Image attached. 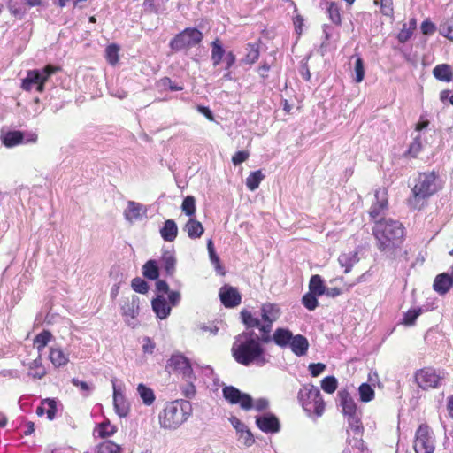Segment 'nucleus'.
Instances as JSON below:
<instances>
[{
	"label": "nucleus",
	"instance_id": "nucleus-1",
	"mask_svg": "<svg viewBox=\"0 0 453 453\" xmlns=\"http://www.w3.org/2000/svg\"><path fill=\"white\" fill-rule=\"evenodd\" d=\"M372 235L377 249L390 259H395L404 242V226L398 220L380 219L375 221Z\"/></svg>",
	"mask_w": 453,
	"mask_h": 453
},
{
	"label": "nucleus",
	"instance_id": "nucleus-2",
	"mask_svg": "<svg viewBox=\"0 0 453 453\" xmlns=\"http://www.w3.org/2000/svg\"><path fill=\"white\" fill-rule=\"evenodd\" d=\"M262 343L253 332H242L235 337L233 342L232 356L238 364L244 366L253 364L264 365L266 363V358Z\"/></svg>",
	"mask_w": 453,
	"mask_h": 453
},
{
	"label": "nucleus",
	"instance_id": "nucleus-3",
	"mask_svg": "<svg viewBox=\"0 0 453 453\" xmlns=\"http://www.w3.org/2000/svg\"><path fill=\"white\" fill-rule=\"evenodd\" d=\"M437 175L434 172L419 173L408 198V205L414 210H421L426 201L437 191L435 183Z\"/></svg>",
	"mask_w": 453,
	"mask_h": 453
},
{
	"label": "nucleus",
	"instance_id": "nucleus-4",
	"mask_svg": "<svg viewBox=\"0 0 453 453\" xmlns=\"http://www.w3.org/2000/svg\"><path fill=\"white\" fill-rule=\"evenodd\" d=\"M190 404L187 401L176 400L167 403L159 414V423L165 429H176L184 423L189 415Z\"/></svg>",
	"mask_w": 453,
	"mask_h": 453
},
{
	"label": "nucleus",
	"instance_id": "nucleus-5",
	"mask_svg": "<svg viewBox=\"0 0 453 453\" xmlns=\"http://www.w3.org/2000/svg\"><path fill=\"white\" fill-rule=\"evenodd\" d=\"M298 400L308 415L320 417L324 413L326 403L317 387L303 385L298 392Z\"/></svg>",
	"mask_w": 453,
	"mask_h": 453
},
{
	"label": "nucleus",
	"instance_id": "nucleus-6",
	"mask_svg": "<svg viewBox=\"0 0 453 453\" xmlns=\"http://www.w3.org/2000/svg\"><path fill=\"white\" fill-rule=\"evenodd\" d=\"M242 322L247 328L257 329L259 331L258 339L263 343H269L272 341L271 331L273 322L275 317L270 318L268 313H241Z\"/></svg>",
	"mask_w": 453,
	"mask_h": 453
},
{
	"label": "nucleus",
	"instance_id": "nucleus-7",
	"mask_svg": "<svg viewBox=\"0 0 453 453\" xmlns=\"http://www.w3.org/2000/svg\"><path fill=\"white\" fill-rule=\"evenodd\" d=\"M203 40V34L196 27H186L176 34L169 42V47L173 52L188 51L198 46Z\"/></svg>",
	"mask_w": 453,
	"mask_h": 453
},
{
	"label": "nucleus",
	"instance_id": "nucleus-8",
	"mask_svg": "<svg viewBox=\"0 0 453 453\" xmlns=\"http://www.w3.org/2000/svg\"><path fill=\"white\" fill-rule=\"evenodd\" d=\"M211 59L214 67L219 66L221 63L225 64L226 73L223 75L224 81H232V73L230 69L236 62V56L234 51L230 50L226 52L222 42L219 38H216L211 42Z\"/></svg>",
	"mask_w": 453,
	"mask_h": 453
},
{
	"label": "nucleus",
	"instance_id": "nucleus-9",
	"mask_svg": "<svg viewBox=\"0 0 453 453\" xmlns=\"http://www.w3.org/2000/svg\"><path fill=\"white\" fill-rule=\"evenodd\" d=\"M445 380V372L434 366H425L414 373V380L422 390L440 388Z\"/></svg>",
	"mask_w": 453,
	"mask_h": 453
},
{
	"label": "nucleus",
	"instance_id": "nucleus-10",
	"mask_svg": "<svg viewBox=\"0 0 453 453\" xmlns=\"http://www.w3.org/2000/svg\"><path fill=\"white\" fill-rule=\"evenodd\" d=\"M413 449L415 453H434L435 437L433 429L426 423L420 424L415 432Z\"/></svg>",
	"mask_w": 453,
	"mask_h": 453
},
{
	"label": "nucleus",
	"instance_id": "nucleus-11",
	"mask_svg": "<svg viewBox=\"0 0 453 453\" xmlns=\"http://www.w3.org/2000/svg\"><path fill=\"white\" fill-rule=\"evenodd\" d=\"M308 288L309 291L303 295L302 303L307 310L312 311L318 306L317 297L325 294L326 286L320 275L314 274L310 278Z\"/></svg>",
	"mask_w": 453,
	"mask_h": 453
},
{
	"label": "nucleus",
	"instance_id": "nucleus-12",
	"mask_svg": "<svg viewBox=\"0 0 453 453\" xmlns=\"http://www.w3.org/2000/svg\"><path fill=\"white\" fill-rule=\"evenodd\" d=\"M166 369L169 372L181 375L184 380L194 379V372L190 362L181 354L173 355L167 361Z\"/></svg>",
	"mask_w": 453,
	"mask_h": 453
},
{
	"label": "nucleus",
	"instance_id": "nucleus-13",
	"mask_svg": "<svg viewBox=\"0 0 453 453\" xmlns=\"http://www.w3.org/2000/svg\"><path fill=\"white\" fill-rule=\"evenodd\" d=\"M224 398L230 404H239V406L244 411H250L253 406L252 397L246 393L241 392L238 388L234 386H226L222 389Z\"/></svg>",
	"mask_w": 453,
	"mask_h": 453
},
{
	"label": "nucleus",
	"instance_id": "nucleus-14",
	"mask_svg": "<svg viewBox=\"0 0 453 453\" xmlns=\"http://www.w3.org/2000/svg\"><path fill=\"white\" fill-rule=\"evenodd\" d=\"M224 398L230 404H239V406L244 411H250L253 406L252 397L246 393L241 392L238 388L234 386H226L222 389Z\"/></svg>",
	"mask_w": 453,
	"mask_h": 453
},
{
	"label": "nucleus",
	"instance_id": "nucleus-15",
	"mask_svg": "<svg viewBox=\"0 0 453 453\" xmlns=\"http://www.w3.org/2000/svg\"><path fill=\"white\" fill-rule=\"evenodd\" d=\"M374 196L376 202L371 206L369 216L375 222L381 212L388 208V189L386 188H380L375 191Z\"/></svg>",
	"mask_w": 453,
	"mask_h": 453
},
{
	"label": "nucleus",
	"instance_id": "nucleus-16",
	"mask_svg": "<svg viewBox=\"0 0 453 453\" xmlns=\"http://www.w3.org/2000/svg\"><path fill=\"white\" fill-rule=\"evenodd\" d=\"M256 425L262 432L266 434L277 433L280 428V421L273 414L257 417Z\"/></svg>",
	"mask_w": 453,
	"mask_h": 453
},
{
	"label": "nucleus",
	"instance_id": "nucleus-17",
	"mask_svg": "<svg viewBox=\"0 0 453 453\" xmlns=\"http://www.w3.org/2000/svg\"><path fill=\"white\" fill-rule=\"evenodd\" d=\"M219 297L226 308H234L240 304L242 297L238 290L233 287H224L220 289Z\"/></svg>",
	"mask_w": 453,
	"mask_h": 453
},
{
	"label": "nucleus",
	"instance_id": "nucleus-18",
	"mask_svg": "<svg viewBox=\"0 0 453 453\" xmlns=\"http://www.w3.org/2000/svg\"><path fill=\"white\" fill-rule=\"evenodd\" d=\"M260 45L261 40L258 39L255 42H249L246 44L245 50L246 54L241 59V62L244 65H252L255 64L260 56Z\"/></svg>",
	"mask_w": 453,
	"mask_h": 453
},
{
	"label": "nucleus",
	"instance_id": "nucleus-19",
	"mask_svg": "<svg viewBox=\"0 0 453 453\" xmlns=\"http://www.w3.org/2000/svg\"><path fill=\"white\" fill-rule=\"evenodd\" d=\"M453 286V269L451 274L443 273L438 274L434 281V289L441 294H446Z\"/></svg>",
	"mask_w": 453,
	"mask_h": 453
},
{
	"label": "nucleus",
	"instance_id": "nucleus-20",
	"mask_svg": "<svg viewBox=\"0 0 453 453\" xmlns=\"http://www.w3.org/2000/svg\"><path fill=\"white\" fill-rule=\"evenodd\" d=\"M291 351L297 357L304 356L309 349V342L307 338L302 334L293 335L288 345Z\"/></svg>",
	"mask_w": 453,
	"mask_h": 453
},
{
	"label": "nucleus",
	"instance_id": "nucleus-21",
	"mask_svg": "<svg viewBox=\"0 0 453 453\" xmlns=\"http://www.w3.org/2000/svg\"><path fill=\"white\" fill-rule=\"evenodd\" d=\"M271 337L272 341H273L277 346L285 349L288 347L293 338V334L288 329L279 327L274 331Z\"/></svg>",
	"mask_w": 453,
	"mask_h": 453
},
{
	"label": "nucleus",
	"instance_id": "nucleus-22",
	"mask_svg": "<svg viewBox=\"0 0 453 453\" xmlns=\"http://www.w3.org/2000/svg\"><path fill=\"white\" fill-rule=\"evenodd\" d=\"M160 235L165 242H173L178 235V226L173 219H166L160 229Z\"/></svg>",
	"mask_w": 453,
	"mask_h": 453
},
{
	"label": "nucleus",
	"instance_id": "nucleus-23",
	"mask_svg": "<svg viewBox=\"0 0 453 453\" xmlns=\"http://www.w3.org/2000/svg\"><path fill=\"white\" fill-rule=\"evenodd\" d=\"M57 410L56 401L48 398L43 400L41 405L36 408V414L42 417L46 413L48 419L52 420L56 417Z\"/></svg>",
	"mask_w": 453,
	"mask_h": 453
},
{
	"label": "nucleus",
	"instance_id": "nucleus-24",
	"mask_svg": "<svg viewBox=\"0 0 453 453\" xmlns=\"http://www.w3.org/2000/svg\"><path fill=\"white\" fill-rule=\"evenodd\" d=\"M433 75L438 81L450 82L453 80V68L449 64L437 65L433 69Z\"/></svg>",
	"mask_w": 453,
	"mask_h": 453
},
{
	"label": "nucleus",
	"instance_id": "nucleus-25",
	"mask_svg": "<svg viewBox=\"0 0 453 453\" xmlns=\"http://www.w3.org/2000/svg\"><path fill=\"white\" fill-rule=\"evenodd\" d=\"M184 230L191 239L200 238L204 232V228L202 223L193 218H190L187 221L184 226Z\"/></svg>",
	"mask_w": 453,
	"mask_h": 453
},
{
	"label": "nucleus",
	"instance_id": "nucleus-26",
	"mask_svg": "<svg viewBox=\"0 0 453 453\" xmlns=\"http://www.w3.org/2000/svg\"><path fill=\"white\" fill-rule=\"evenodd\" d=\"M114 408L118 415L121 418L127 417L129 413L130 407L122 394L114 391L113 394Z\"/></svg>",
	"mask_w": 453,
	"mask_h": 453
},
{
	"label": "nucleus",
	"instance_id": "nucleus-27",
	"mask_svg": "<svg viewBox=\"0 0 453 453\" xmlns=\"http://www.w3.org/2000/svg\"><path fill=\"white\" fill-rule=\"evenodd\" d=\"M24 134L21 131H9L2 135V142L7 148L17 146L23 142Z\"/></svg>",
	"mask_w": 453,
	"mask_h": 453
},
{
	"label": "nucleus",
	"instance_id": "nucleus-28",
	"mask_svg": "<svg viewBox=\"0 0 453 453\" xmlns=\"http://www.w3.org/2000/svg\"><path fill=\"white\" fill-rule=\"evenodd\" d=\"M49 358L55 367L64 366L69 362L68 355L60 348H50Z\"/></svg>",
	"mask_w": 453,
	"mask_h": 453
},
{
	"label": "nucleus",
	"instance_id": "nucleus-29",
	"mask_svg": "<svg viewBox=\"0 0 453 453\" xmlns=\"http://www.w3.org/2000/svg\"><path fill=\"white\" fill-rule=\"evenodd\" d=\"M326 12L329 19L335 26H341L342 22L341 7L336 2L326 3Z\"/></svg>",
	"mask_w": 453,
	"mask_h": 453
},
{
	"label": "nucleus",
	"instance_id": "nucleus-30",
	"mask_svg": "<svg viewBox=\"0 0 453 453\" xmlns=\"http://www.w3.org/2000/svg\"><path fill=\"white\" fill-rule=\"evenodd\" d=\"M51 339L52 334L49 330H43L35 337L33 345L37 349L39 357H41L42 351L48 345Z\"/></svg>",
	"mask_w": 453,
	"mask_h": 453
},
{
	"label": "nucleus",
	"instance_id": "nucleus-31",
	"mask_svg": "<svg viewBox=\"0 0 453 453\" xmlns=\"http://www.w3.org/2000/svg\"><path fill=\"white\" fill-rule=\"evenodd\" d=\"M160 263L167 275L173 274L175 271L176 258L171 251L163 252Z\"/></svg>",
	"mask_w": 453,
	"mask_h": 453
},
{
	"label": "nucleus",
	"instance_id": "nucleus-32",
	"mask_svg": "<svg viewBox=\"0 0 453 453\" xmlns=\"http://www.w3.org/2000/svg\"><path fill=\"white\" fill-rule=\"evenodd\" d=\"M143 206L134 201H129L125 211V217L128 221H134L141 218Z\"/></svg>",
	"mask_w": 453,
	"mask_h": 453
},
{
	"label": "nucleus",
	"instance_id": "nucleus-33",
	"mask_svg": "<svg viewBox=\"0 0 453 453\" xmlns=\"http://www.w3.org/2000/svg\"><path fill=\"white\" fill-rule=\"evenodd\" d=\"M137 392L145 405H152L156 400V396L152 388L140 383L137 387Z\"/></svg>",
	"mask_w": 453,
	"mask_h": 453
},
{
	"label": "nucleus",
	"instance_id": "nucleus-34",
	"mask_svg": "<svg viewBox=\"0 0 453 453\" xmlns=\"http://www.w3.org/2000/svg\"><path fill=\"white\" fill-rule=\"evenodd\" d=\"M39 81V70H29L26 78L21 81V88L25 91H31L33 85H36Z\"/></svg>",
	"mask_w": 453,
	"mask_h": 453
},
{
	"label": "nucleus",
	"instance_id": "nucleus-35",
	"mask_svg": "<svg viewBox=\"0 0 453 453\" xmlns=\"http://www.w3.org/2000/svg\"><path fill=\"white\" fill-rule=\"evenodd\" d=\"M264 179L265 175L261 170L251 172L246 179V186L248 189L250 191L256 190Z\"/></svg>",
	"mask_w": 453,
	"mask_h": 453
},
{
	"label": "nucleus",
	"instance_id": "nucleus-36",
	"mask_svg": "<svg viewBox=\"0 0 453 453\" xmlns=\"http://www.w3.org/2000/svg\"><path fill=\"white\" fill-rule=\"evenodd\" d=\"M142 274L149 280H157L159 276L157 264L155 260L147 261L142 266Z\"/></svg>",
	"mask_w": 453,
	"mask_h": 453
},
{
	"label": "nucleus",
	"instance_id": "nucleus-37",
	"mask_svg": "<svg viewBox=\"0 0 453 453\" xmlns=\"http://www.w3.org/2000/svg\"><path fill=\"white\" fill-rule=\"evenodd\" d=\"M120 48L116 43L108 45L105 49V58L111 65H116L119 61V52Z\"/></svg>",
	"mask_w": 453,
	"mask_h": 453
},
{
	"label": "nucleus",
	"instance_id": "nucleus-38",
	"mask_svg": "<svg viewBox=\"0 0 453 453\" xmlns=\"http://www.w3.org/2000/svg\"><path fill=\"white\" fill-rule=\"evenodd\" d=\"M28 375L35 379H42L46 375V369L42 364L41 358L35 359L31 364Z\"/></svg>",
	"mask_w": 453,
	"mask_h": 453
},
{
	"label": "nucleus",
	"instance_id": "nucleus-39",
	"mask_svg": "<svg viewBox=\"0 0 453 453\" xmlns=\"http://www.w3.org/2000/svg\"><path fill=\"white\" fill-rule=\"evenodd\" d=\"M341 402L344 414L353 416L356 413L357 406L348 393H340Z\"/></svg>",
	"mask_w": 453,
	"mask_h": 453
},
{
	"label": "nucleus",
	"instance_id": "nucleus-40",
	"mask_svg": "<svg viewBox=\"0 0 453 453\" xmlns=\"http://www.w3.org/2000/svg\"><path fill=\"white\" fill-rule=\"evenodd\" d=\"M181 211L186 216L189 218H192L195 215L196 206V199L193 196H188L183 199L181 203Z\"/></svg>",
	"mask_w": 453,
	"mask_h": 453
},
{
	"label": "nucleus",
	"instance_id": "nucleus-41",
	"mask_svg": "<svg viewBox=\"0 0 453 453\" xmlns=\"http://www.w3.org/2000/svg\"><path fill=\"white\" fill-rule=\"evenodd\" d=\"M439 33L441 35L453 42V16L440 24Z\"/></svg>",
	"mask_w": 453,
	"mask_h": 453
},
{
	"label": "nucleus",
	"instance_id": "nucleus-42",
	"mask_svg": "<svg viewBox=\"0 0 453 453\" xmlns=\"http://www.w3.org/2000/svg\"><path fill=\"white\" fill-rule=\"evenodd\" d=\"M360 400L368 403L373 400L375 393L373 388L368 383H362L358 388Z\"/></svg>",
	"mask_w": 453,
	"mask_h": 453
},
{
	"label": "nucleus",
	"instance_id": "nucleus-43",
	"mask_svg": "<svg viewBox=\"0 0 453 453\" xmlns=\"http://www.w3.org/2000/svg\"><path fill=\"white\" fill-rule=\"evenodd\" d=\"M121 448L112 441L107 440L97 446L98 453H119Z\"/></svg>",
	"mask_w": 453,
	"mask_h": 453
},
{
	"label": "nucleus",
	"instance_id": "nucleus-44",
	"mask_svg": "<svg viewBox=\"0 0 453 453\" xmlns=\"http://www.w3.org/2000/svg\"><path fill=\"white\" fill-rule=\"evenodd\" d=\"M357 253L353 254H343L340 256L339 262L342 266L345 267L344 273H348L351 271L353 265L357 262Z\"/></svg>",
	"mask_w": 453,
	"mask_h": 453
},
{
	"label": "nucleus",
	"instance_id": "nucleus-45",
	"mask_svg": "<svg viewBox=\"0 0 453 453\" xmlns=\"http://www.w3.org/2000/svg\"><path fill=\"white\" fill-rule=\"evenodd\" d=\"M374 5H380V12L387 17H393L394 15V3L393 0H374Z\"/></svg>",
	"mask_w": 453,
	"mask_h": 453
},
{
	"label": "nucleus",
	"instance_id": "nucleus-46",
	"mask_svg": "<svg viewBox=\"0 0 453 453\" xmlns=\"http://www.w3.org/2000/svg\"><path fill=\"white\" fill-rule=\"evenodd\" d=\"M116 432L115 426L111 425L110 421H104L98 425L97 426V433L98 436L101 438L109 437L112 434H114Z\"/></svg>",
	"mask_w": 453,
	"mask_h": 453
},
{
	"label": "nucleus",
	"instance_id": "nucleus-47",
	"mask_svg": "<svg viewBox=\"0 0 453 453\" xmlns=\"http://www.w3.org/2000/svg\"><path fill=\"white\" fill-rule=\"evenodd\" d=\"M354 57L356 58L355 66H354V71H355V74H356L355 81L357 83H360L365 78L364 61H363V58L359 55H355Z\"/></svg>",
	"mask_w": 453,
	"mask_h": 453
},
{
	"label": "nucleus",
	"instance_id": "nucleus-48",
	"mask_svg": "<svg viewBox=\"0 0 453 453\" xmlns=\"http://www.w3.org/2000/svg\"><path fill=\"white\" fill-rule=\"evenodd\" d=\"M338 382L334 376H327L321 381V388L327 394H333L337 389Z\"/></svg>",
	"mask_w": 453,
	"mask_h": 453
},
{
	"label": "nucleus",
	"instance_id": "nucleus-49",
	"mask_svg": "<svg viewBox=\"0 0 453 453\" xmlns=\"http://www.w3.org/2000/svg\"><path fill=\"white\" fill-rule=\"evenodd\" d=\"M153 311H171V306L163 296H158L152 301Z\"/></svg>",
	"mask_w": 453,
	"mask_h": 453
},
{
	"label": "nucleus",
	"instance_id": "nucleus-50",
	"mask_svg": "<svg viewBox=\"0 0 453 453\" xmlns=\"http://www.w3.org/2000/svg\"><path fill=\"white\" fill-rule=\"evenodd\" d=\"M133 289L141 294H145L149 290L148 283L140 277H136L132 280Z\"/></svg>",
	"mask_w": 453,
	"mask_h": 453
},
{
	"label": "nucleus",
	"instance_id": "nucleus-51",
	"mask_svg": "<svg viewBox=\"0 0 453 453\" xmlns=\"http://www.w3.org/2000/svg\"><path fill=\"white\" fill-rule=\"evenodd\" d=\"M422 150V143L420 137H416L413 142L410 144L409 149L407 150V154L412 157H417L418 153Z\"/></svg>",
	"mask_w": 453,
	"mask_h": 453
},
{
	"label": "nucleus",
	"instance_id": "nucleus-52",
	"mask_svg": "<svg viewBox=\"0 0 453 453\" xmlns=\"http://www.w3.org/2000/svg\"><path fill=\"white\" fill-rule=\"evenodd\" d=\"M187 383L181 387L182 394L187 398H192L196 395V387L192 382V380H185Z\"/></svg>",
	"mask_w": 453,
	"mask_h": 453
},
{
	"label": "nucleus",
	"instance_id": "nucleus-53",
	"mask_svg": "<svg viewBox=\"0 0 453 453\" xmlns=\"http://www.w3.org/2000/svg\"><path fill=\"white\" fill-rule=\"evenodd\" d=\"M420 29L423 35H431L436 31V26L430 19H426L421 23Z\"/></svg>",
	"mask_w": 453,
	"mask_h": 453
},
{
	"label": "nucleus",
	"instance_id": "nucleus-54",
	"mask_svg": "<svg viewBox=\"0 0 453 453\" xmlns=\"http://www.w3.org/2000/svg\"><path fill=\"white\" fill-rule=\"evenodd\" d=\"M250 157V153L246 150H240L234 153L232 157V162L234 165H241L245 162Z\"/></svg>",
	"mask_w": 453,
	"mask_h": 453
},
{
	"label": "nucleus",
	"instance_id": "nucleus-55",
	"mask_svg": "<svg viewBox=\"0 0 453 453\" xmlns=\"http://www.w3.org/2000/svg\"><path fill=\"white\" fill-rule=\"evenodd\" d=\"M304 23V19L303 16L299 13H296L293 18V24L295 27V31L298 36L303 34V26Z\"/></svg>",
	"mask_w": 453,
	"mask_h": 453
},
{
	"label": "nucleus",
	"instance_id": "nucleus-56",
	"mask_svg": "<svg viewBox=\"0 0 453 453\" xmlns=\"http://www.w3.org/2000/svg\"><path fill=\"white\" fill-rule=\"evenodd\" d=\"M71 382L74 387L79 388L86 395H88L91 387L87 382L80 380L77 378H73Z\"/></svg>",
	"mask_w": 453,
	"mask_h": 453
},
{
	"label": "nucleus",
	"instance_id": "nucleus-57",
	"mask_svg": "<svg viewBox=\"0 0 453 453\" xmlns=\"http://www.w3.org/2000/svg\"><path fill=\"white\" fill-rule=\"evenodd\" d=\"M207 249L209 251L211 261L212 262V264L218 265L220 262V259L215 252L214 244H213L212 240H211V239L207 242Z\"/></svg>",
	"mask_w": 453,
	"mask_h": 453
},
{
	"label": "nucleus",
	"instance_id": "nucleus-58",
	"mask_svg": "<svg viewBox=\"0 0 453 453\" xmlns=\"http://www.w3.org/2000/svg\"><path fill=\"white\" fill-rule=\"evenodd\" d=\"M326 369V365L322 363H312L309 365V371L311 372V376L317 377L320 373L324 372Z\"/></svg>",
	"mask_w": 453,
	"mask_h": 453
},
{
	"label": "nucleus",
	"instance_id": "nucleus-59",
	"mask_svg": "<svg viewBox=\"0 0 453 453\" xmlns=\"http://www.w3.org/2000/svg\"><path fill=\"white\" fill-rule=\"evenodd\" d=\"M421 313H404V316L403 318V320L401 322V324L406 326H412L415 324V321L417 319V318L420 315Z\"/></svg>",
	"mask_w": 453,
	"mask_h": 453
},
{
	"label": "nucleus",
	"instance_id": "nucleus-60",
	"mask_svg": "<svg viewBox=\"0 0 453 453\" xmlns=\"http://www.w3.org/2000/svg\"><path fill=\"white\" fill-rule=\"evenodd\" d=\"M268 406H269L268 400H266L265 398H259V399L256 400L255 402L253 401L252 408H254L257 411H264L268 408Z\"/></svg>",
	"mask_w": 453,
	"mask_h": 453
},
{
	"label": "nucleus",
	"instance_id": "nucleus-61",
	"mask_svg": "<svg viewBox=\"0 0 453 453\" xmlns=\"http://www.w3.org/2000/svg\"><path fill=\"white\" fill-rule=\"evenodd\" d=\"M406 27V24L403 25V29L399 32L397 35V39L400 42H407L412 35V32Z\"/></svg>",
	"mask_w": 453,
	"mask_h": 453
},
{
	"label": "nucleus",
	"instance_id": "nucleus-62",
	"mask_svg": "<svg viewBox=\"0 0 453 453\" xmlns=\"http://www.w3.org/2000/svg\"><path fill=\"white\" fill-rule=\"evenodd\" d=\"M155 348L156 344L152 342V340L150 337H145L143 339L142 351L144 353L152 354Z\"/></svg>",
	"mask_w": 453,
	"mask_h": 453
},
{
	"label": "nucleus",
	"instance_id": "nucleus-63",
	"mask_svg": "<svg viewBox=\"0 0 453 453\" xmlns=\"http://www.w3.org/2000/svg\"><path fill=\"white\" fill-rule=\"evenodd\" d=\"M180 300V295L177 291H172L168 294V299L166 300L171 309L175 307Z\"/></svg>",
	"mask_w": 453,
	"mask_h": 453
},
{
	"label": "nucleus",
	"instance_id": "nucleus-64",
	"mask_svg": "<svg viewBox=\"0 0 453 453\" xmlns=\"http://www.w3.org/2000/svg\"><path fill=\"white\" fill-rule=\"evenodd\" d=\"M241 436L243 438L245 444L248 446L251 445L255 441L253 434L247 427L242 430Z\"/></svg>",
	"mask_w": 453,
	"mask_h": 453
}]
</instances>
